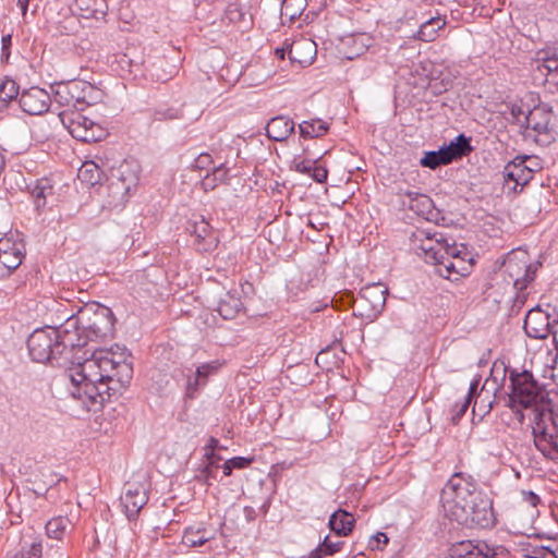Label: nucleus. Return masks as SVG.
<instances>
[{"label":"nucleus","mask_w":558,"mask_h":558,"mask_svg":"<svg viewBox=\"0 0 558 558\" xmlns=\"http://www.w3.org/2000/svg\"><path fill=\"white\" fill-rule=\"evenodd\" d=\"M69 373V391L88 410H97L109 401L133 377V357L126 348L95 349L90 357L75 362Z\"/></svg>","instance_id":"f257e3e1"},{"label":"nucleus","mask_w":558,"mask_h":558,"mask_svg":"<svg viewBox=\"0 0 558 558\" xmlns=\"http://www.w3.org/2000/svg\"><path fill=\"white\" fill-rule=\"evenodd\" d=\"M510 383L508 407L524 409L535 407L532 435L535 447L544 457L558 461V413L553 409L538 407L546 398V391L530 371L506 369Z\"/></svg>","instance_id":"f03ea898"},{"label":"nucleus","mask_w":558,"mask_h":558,"mask_svg":"<svg viewBox=\"0 0 558 558\" xmlns=\"http://www.w3.org/2000/svg\"><path fill=\"white\" fill-rule=\"evenodd\" d=\"M445 494L450 496L445 505L450 521L466 527H490L495 523L493 502L477 489L471 475L454 473L446 484Z\"/></svg>","instance_id":"7ed1b4c3"},{"label":"nucleus","mask_w":558,"mask_h":558,"mask_svg":"<svg viewBox=\"0 0 558 558\" xmlns=\"http://www.w3.org/2000/svg\"><path fill=\"white\" fill-rule=\"evenodd\" d=\"M60 318H64L69 332L73 333L74 347L84 356V348L89 341L105 340L113 336L114 316L112 311L99 303H90L80 306L74 311L73 306L64 310L58 308Z\"/></svg>","instance_id":"20e7f679"},{"label":"nucleus","mask_w":558,"mask_h":558,"mask_svg":"<svg viewBox=\"0 0 558 558\" xmlns=\"http://www.w3.org/2000/svg\"><path fill=\"white\" fill-rule=\"evenodd\" d=\"M73 333L69 332L65 322L59 327H44L34 330L27 339V348L33 361L68 366L82 360L74 347Z\"/></svg>","instance_id":"39448f33"},{"label":"nucleus","mask_w":558,"mask_h":558,"mask_svg":"<svg viewBox=\"0 0 558 558\" xmlns=\"http://www.w3.org/2000/svg\"><path fill=\"white\" fill-rule=\"evenodd\" d=\"M100 88L84 80H71L54 85L53 99L68 111H83L86 107L101 101Z\"/></svg>","instance_id":"423d86ee"},{"label":"nucleus","mask_w":558,"mask_h":558,"mask_svg":"<svg viewBox=\"0 0 558 558\" xmlns=\"http://www.w3.org/2000/svg\"><path fill=\"white\" fill-rule=\"evenodd\" d=\"M541 169L537 158L527 155L515 156L504 167V192L508 196L518 195Z\"/></svg>","instance_id":"0eeeda50"},{"label":"nucleus","mask_w":558,"mask_h":558,"mask_svg":"<svg viewBox=\"0 0 558 558\" xmlns=\"http://www.w3.org/2000/svg\"><path fill=\"white\" fill-rule=\"evenodd\" d=\"M388 293V287L383 282L364 286L352 300L354 315L374 322L383 313Z\"/></svg>","instance_id":"6e6552de"},{"label":"nucleus","mask_w":558,"mask_h":558,"mask_svg":"<svg viewBox=\"0 0 558 558\" xmlns=\"http://www.w3.org/2000/svg\"><path fill=\"white\" fill-rule=\"evenodd\" d=\"M541 263L532 264L525 251L514 250L509 252L502 262V271L513 283L518 292L524 291L534 281Z\"/></svg>","instance_id":"1a4fd4ad"},{"label":"nucleus","mask_w":558,"mask_h":558,"mask_svg":"<svg viewBox=\"0 0 558 558\" xmlns=\"http://www.w3.org/2000/svg\"><path fill=\"white\" fill-rule=\"evenodd\" d=\"M412 250L426 263L441 264L448 255L456 254V246L448 245L442 239H437L423 229H417L410 236Z\"/></svg>","instance_id":"9d476101"},{"label":"nucleus","mask_w":558,"mask_h":558,"mask_svg":"<svg viewBox=\"0 0 558 558\" xmlns=\"http://www.w3.org/2000/svg\"><path fill=\"white\" fill-rule=\"evenodd\" d=\"M58 116L64 128L77 141L93 143L106 136V131L81 111L62 110Z\"/></svg>","instance_id":"9b49d317"},{"label":"nucleus","mask_w":558,"mask_h":558,"mask_svg":"<svg viewBox=\"0 0 558 558\" xmlns=\"http://www.w3.org/2000/svg\"><path fill=\"white\" fill-rule=\"evenodd\" d=\"M551 107L541 102L529 111L525 117L526 136L533 137L541 146L549 145L554 140V131L550 126Z\"/></svg>","instance_id":"f8f14e48"},{"label":"nucleus","mask_w":558,"mask_h":558,"mask_svg":"<svg viewBox=\"0 0 558 558\" xmlns=\"http://www.w3.org/2000/svg\"><path fill=\"white\" fill-rule=\"evenodd\" d=\"M450 558H509L510 551L504 546H492L485 541H461L450 546Z\"/></svg>","instance_id":"ddd939ff"},{"label":"nucleus","mask_w":558,"mask_h":558,"mask_svg":"<svg viewBox=\"0 0 558 558\" xmlns=\"http://www.w3.org/2000/svg\"><path fill=\"white\" fill-rule=\"evenodd\" d=\"M185 232L193 238L192 245L199 253H211L218 246V235L202 215H193L186 221Z\"/></svg>","instance_id":"4468645a"},{"label":"nucleus","mask_w":558,"mask_h":558,"mask_svg":"<svg viewBox=\"0 0 558 558\" xmlns=\"http://www.w3.org/2000/svg\"><path fill=\"white\" fill-rule=\"evenodd\" d=\"M556 315V308L549 304L547 310H543L539 305L531 308L526 313L523 324L526 336L532 339H546L553 332Z\"/></svg>","instance_id":"2eb2a0df"},{"label":"nucleus","mask_w":558,"mask_h":558,"mask_svg":"<svg viewBox=\"0 0 558 558\" xmlns=\"http://www.w3.org/2000/svg\"><path fill=\"white\" fill-rule=\"evenodd\" d=\"M26 247L22 234L10 232L0 239V266L5 270L2 276L10 275L20 267L25 258Z\"/></svg>","instance_id":"dca6fc26"},{"label":"nucleus","mask_w":558,"mask_h":558,"mask_svg":"<svg viewBox=\"0 0 558 558\" xmlns=\"http://www.w3.org/2000/svg\"><path fill=\"white\" fill-rule=\"evenodd\" d=\"M148 499V492L144 484L128 482L124 485V493L120 497V504L126 518L132 521L137 519Z\"/></svg>","instance_id":"f3484780"},{"label":"nucleus","mask_w":558,"mask_h":558,"mask_svg":"<svg viewBox=\"0 0 558 558\" xmlns=\"http://www.w3.org/2000/svg\"><path fill=\"white\" fill-rule=\"evenodd\" d=\"M19 105L25 113L29 116H40L49 110L51 96L44 88L33 86L21 93Z\"/></svg>","instance_id":"a211bd4d"},{"label":"nucleus","mask_w":558,"mask_h":558,"mask_svg":"<svg viewBox=\"0 0 558 558\" xmlns=\"http://www.w3.org/2000/svg\"><path fill=\"white\" fill-rule=\"evenodd\" d=\"M137 168V165L126 160L118 167L110 183V187L114 193H120L124 196L129 195L136 187L140 180Z\"/></svg>","instance_id":"6ab92c4d"},{"label":"nucleus","mask_w":558,"mask_h":558,"mask_svg":"<svg viewBox=\"0 0 558 558\" xmlns=\"http://www.w3.org/2000/svg\"><path fill=\"white\" fill-rule=\"evenodd\" d=\"M221 448L219 440L215 437H209L206 446L204 447V458L206 462L198 469L199 474L195 475V480L207 486L211 485V480L217 478L216 469L219 468L218 461L222 460L221 456L217 454L215 450Z\"/></svg>","instance_id":"aec40b11"},{"label":"nucleus","mask_w":558,"mask_h":558,"mask_svg":"<svg viewBox=\"0 0 558 558\" xmlns=\"http://www.w3.org/2000/svg\"><path fill=\"white\" fill-rule=\"evenodd\" d=\"M36 211L39 214L46 208L49 198L54 196L56 181L50 177L36 179L27 185Z\"/></svg>","instance_id":"412c9836"},{"label":"nucleus","mask_w":558,"mask_h":558,"mask_svg":"<svg viewBox=\"0 0 558 558\" xmlns=\"http://www.w3.org/2000/svg\"><path fill=\"white\" fill-rule=\"evenodd\" d=\"M447 23V16L438 11L435 14L432 12L423 13L416 38L425 43L434 41L439 36L440 31L445 29Z\"/></svg>","instance_id":"4be33fe9"},{"label":"nucleus","mask_w":558,"mask_h":558,"mask_svg":"<svg viewBox=\"0 0 558 558\" xmlns=\"http://www.w3.org/2000/svg\"><path fill=\"white\" fill-rule=\"evenodd\" d=\"M534 72V80L541 78L543 82L551 77L553 83L558 77V50L556 49L551 54L548 51H538L537 58L532 62Z\"/></svg>","instance_id":"5701e85b"},{"label":"nucleus","mask_w":558,"mask_h":558,"mask_svg":"<svg viewBox=\"0 0 558 558\" xmlns=\"http://www.w3.org/2000/svg\"><path fill=\"white\" fill-rule=\"evenodd\" d=\"M215 537L216 531L214 529H209L204 522H198L184 529L182 544L187 547H198Z\"/></svg>","instance_id":"b1692460"},{"label":"nucleus","mask_w":558,"mask_h":558,"mask_svg":"<svg viewBox=\"0 0 558 558\" xmlns=\"http://www.w3.org/2000/svg\"><path fill=\"white\" fill-rule=\"evenodd\" d=\"M294 121L284 116L271 118L266 125V134L268 138L282 142L286 141L294 132Z\"/></svg>","instance_id":"393cba45"},{"label":"nucleus","mask_w":558,"mask_h":558,"mask_svg":"<svg viewBox=\"0 0 558 558\" xmlns=\"http://www.w3.org/2000/svg\"><path fill=\"white\" fill-rule=\"evenodd\" d=\"M404 196L408 198V207L417 216L430 220L434 214V202L426 195L414 191H407Z\"/></svg>","instance_id":"a878e982"},{"label":"nucleus","mask_w":558,"mask_h":558,"mask_svg":"<svg viewBox=\"0 0 558 558\" xmlns=\"http://www.w3.org/2000/svg\"><path fill=\"white\" fill-rule=\"evenodd\" d=\"M328 526L338 536H349L355 526V519L347 510L338 509L330 515Z\"/></svg>","instance_id":"bb28decb"},{"label":"nucleus","mask_w":558,"mask_h":558,"mask_svg":"<svg viewBox=\"0 0 558 558\" xmlns=\"http://www.w3.org/2000/svg\"><path fill=\"white\" fill-rule=\"evenodd\" d=\"M244 308L239 296L227 292L218 302L217 312L223 319H234Z\"/></svg>","instance_id":"cd10ccee"},{"label":"nucleus","mask_w":558,"mask_h":558,"mask_svg":"<svg viewBox=\"0 0 558 558\" xmlns=\"http://www.w3.org/2000/svg\"><path fill=\"white\" fill-rule=\"evenodd\" d=\"M76 7L85 19H104L108 12L107 0H75Z\"/></svg>","instance_id":"c85d7f7f"},{"label":"nucleus","mask_w":558,"mask_h":558,"mask_svg":"<svg viewBox=\"0 0 558 558\" xmlns=\"http://www.w3.org/2000/svg\"><path fill=\"white\" fill-rule=\"evenodd\" d=\"M444 147L451 162L469 156L473 150L471 137L465 136L463 133L459 134L449 145H445Z\"/></svg>","instance_id":"c756f323"},{"label":"nucleus","mask_w":558,"mask_h":558,"mask_svg":"<svg viewBox=\"0 0 558 558\" xmlns=\"http://www.w3.org/2000/svg\"><path fill=\"white\" fill-rule=\"evenodd\" d=\"M329 123L322 119H312L299 124L300 135L303 138H316L324 136L329 131Z\"/></svg>","instance_id":"7c9ffc66"},{"label":"nucleus","mask_w":558,"mask_h":558,"mask_svg":"<svg viewBox=\"0 0 558 558\" xmlns=\"http://www.w3.org/2000/svg\"><path fill=\"white\" fill-rule=\"evenodd\" d=\"M307 7V0H282L280 16L282 23L295 22Z\"/></svg>","instance_id":"2f4dec72"},{"label":"nucleus","mask_w":558,"mask_h":558,"mask_svg":"<svg viewBox=\"0 0 558 558\" xmlns=\"http://www.w3.org/2000/svg\"><path fill=\"white\" fill-rule=\"evenodd\" d=\"M19 95L20 86L13 78L5 76L0 80V112L5 110Z\"/></svg>","instance_id":"473e14b6"},{"label":"nucleus","mask_w":558,"mask_h":558,"mask_svg":"<svg viewBox=\"0 0 558 558\" xmlns=\"http://www.w3.org/2000/svg\"><path fill=\"white\" fill-rule=\"evenodd\" d=\"M420 163L424 168L435 170L440 166L451 163V160L447 154V150L442 146L438 150L426 151L421 158Z\"/></svg>","instance_id":"72a5a7b5"},{"label":"nucleus","mask_w":558,"mask_h":558,"mask_svg":"<svg viewBox=\"0 0 558 558\" xmlns=\"http://www.w3.org/2000/svg\"><path fill=\"white\" fill-rule=\"evenodd\" d=\"M77 177L83 183L94 186L100 183L102 171L96 162L85 161L78 169Z\"/></svg>","instance_id":"f704fd0d"},{"label":"nucleus","mask_w":558,"mask_h":558,"mask_svg":"<svg viewBox=\"0 0 558 558\" xmlns=\"http://www.w3.org/2000/svg\"><path fill=\"white\" fill-rule=\"evenodd\" d=\"M72 523L68 517L59 515L49 520L46 524L47 536L54 539H62Z\"/></svg>","instance_id":"c9c22d12"},{"label":"nucleus","mask_w":558,"mask_h":558,"mask_svg":"<svg viewBox=\"0 0 558 558\" xmlns=\"http://www.w3.org/2000/svg\"><path fill=\"white\" fill-rule=\"evenodd\" d=\"M223 364L225 362L219 360L203 363L202 365L197 366L195 374L206 385L208 378L213 375H216L219 372V369L223 366Z\"/></svg>","instance_id":"e433bc0d"},{"label":"nucleus","mask_w":558,"mask_h":558,"mask_svg":"<svg viewBox=\"0 0 558 558\" xmlns=\"http://www.w3.org/2000/svg\"><path fill=\"white\" fill-rule=\"evenodd\" d=\"M43 556V543L41 539L32 542L27 549L25 546L14 555L13 558H41Z\"/></svg>","instance_id":"4c0bfd02"},{"label":"nucleus","mask_w":558,"mask_h":558,"mask_svg":"<svg viewBox=\"0 0 558 558\" xmlns=\"http://www.w3.org/2000/svg\"><path fill=\"white\" fill-rule=\"evenodd\" d=\"M493 403L494 400H487L486 402V400L483 398L481 400L476 398L472 407L473 420L477 415L478 420L482 421L487 414L490 413L493 409Z\"/></svg>","instance_id":"58836bf2"},{"label":"nucleus","mask_w":558,"mask_h":558,"mask_svg":"<svg viewBox=\"0 0 558 558\" xmlns=\"http://www.w3.org/2000/svg\"><path fill=\"white\" fill-rule=\"evenodd\" d=\"M205 386L206 385L196 374L194 376H190L185 385V397L189 399H194L198 391L201 390V388Z\"/></svg>","instance_id":"ea45409f"},{"label":"nucleus","mask_w":558,"mask_h":558,"mask_svg":"<svg viewBox=\"0 0 558 558\" xmlns=\"http://www.w3.org/2000/svg\"><path fill=\"white\" fill-rule=\"evenodd\" d=\"M471 404L470 400L464 399L461 402H457L451 410V421L452 423L457 424L465 414L466 410L469 409Z\"/></svg>","instance_id":"a19ab883"},{"label":"nucleus","mask_w":558,"mask_h":558,"mask_svg":"<svg viewBox=\"0 0 558 558\" xmlns=\"http://www.w3.org/2000/svg\"><path fill=\"white\" fill-rule=\"evenodd\" d=\"M226 19H228L232 23H238L243 20L244 13L241 8L236 3H231L227 7L225 11Z\"/></svg>","instance_id":"79ce46f5"},{"label":"nucleus","mask_w":558,"mask_h":558,"mask_svg":"<svg viewBox=\"0 0 558 558\" xmlns=\"http://www.w3.org/2000/svg\"><path fill=\"white\" fill-rule=\"evenodd\" d=\"M344 542H331L329 536H326L324 541L319 544L322 549L324 550L326 556H332L336 553L340 551Z\"/></svg>","instance_id":"37998d69"},{"label":"nucleus","mask_w":558,"mask_h":558,"mask_svg":"<svg viewBox=\"0 0 558 558\" xmlns=\"http://www.w3.org/2000/svg\"><path fill=\"white\" fill-rule=\"evenodd\" d=\"M458 255H459V252L456 248V254L454 255H448V259L445 258V263L435 264L436 266H440V267L444 266V268H445L446 274H444L441 268L438 269V272H439L440 276L448 278L451 274L458 272L453 262L451 260V257H457Z\"/></svg>","instance_id":"c03bdc74"},{"label":"nucleus","mask_w":558,"mask_h":558,"mask_svg":"<svg viewBox=\"0 0 558 558\" xmlns=\"http://www.w3.org/2000/svg\"><path fill=\"white\" fill-rule=\"evenodd\" d=\"M312 179H314L317 183H325L328 178V170L326 167L318 165L317 161L312 168V173L310 174Z\"/></svg>","instance_id":"a18cd8bd"},{"label":"nucleus","mask_w":558,"mask_h":558,"mask_svg":"<svg viewBox=\"0 0 558 558\" xmlns=\"http://www.w3.org/2000/svg\"><path fill=\"white\" fill-rule=\"evenodd\" d=\"M229 463L231 464V468L233 470H244L248 468L253 462V457H233L231 459H228Z\"/></svg>","instance_id":"49530a36"},{"label":"nucleus","mask_w":558,"mask_h":558,"mask_svg":"<svg viewBox=\"0 0 558 558\" xmlns=\"http://www.w3.org/2000/svg\"><path fill=\"white\" fill-rule=\"evenodd\" d=\"M213 163H214V159H213L211 155L208 153H202L195 158V160L193 162V167L195 169L203 170V169H207Z\"/></svg>","instance_id":"de8ad7c7"},{"label":"nucleus","mask_w":558,"mask_h":558,"mask_svg":"<svg viewBox=\"0 0 558 558\" xmlns=\"http://www.w3.org/2000/svg\"><path fill=\"white\" fill-rule=\"evenodd\" d=\"M389 538L386 533L378 532L376 535L369 537L368 548L372 550L380 549V544L387 545Z\"/></svg>","instance_id":"09e8293b"},{"label":"nucleus","mask_w":558,"mask_h":558,"mask_svg":"<svg viewBox=\"0 0 558 558\" xmlns=\"http://www.w3.org/2000/svg\"><path fill=\"white\" fill-rule=\"evenodd\" d=\"M229 171L230 169L225 163H220L219 166L213 169L211 174L214 175L216 181H218L221 184L228 181Z\"/></svg>","instance_id":"8fccbe9b"},{"label":"nucleus","mask_w":558,"mask_h":558,"mask_svg":"<svg viewBox=\"0 0 558 558\" xmlns=\"http://www.w3.org/2000/svg\"><path fill=\"white\" fill-rule=\"evenodd\" d=\"M480 381H481V376L476 375L473 378V380L471 381L468 395H466V397L464 399L470 400L472 402L474 397H476V398H481L482 397L484 388H482L481 392H477ZM483 387H485V385Z\"/></svg>","instance_id":"3c124183"},{"label":"nucleus","mask_w":558,"mask_h":558,"mask_svg":"<svg viewBox=\"0 0 558 558\" xmlns=\"http://www.w3.org/2000/svg\"><path fill=\"white\" fill-rule=\"evenodd\" d=\"M316 160L312 159H303L301 161H294V168L298 172L310 175L312 173V168L315 165Z\"/></svg>","instance_id":"603ef678"},{"label":"nucleus","mask_w":558,"mask_h":558,"mask_svg":"<svg viewBox=\"0 0 558 558\" xmlns=\"http://www.w3.org/2000/svg\"><path fill=\"white\" fill-rule=\"evenodd\" d=\"M1 60L2 61H8L9 58H10V54H11V46H12V35L11 34H7L4 36H2V39H1Z\"/></svg>","instance_id":"864d4df0"},{"label":"nucleus","mask_w":558,"mask_h":558,"mask_svg":"<svg viewBox=\"0 0 558 558\" xmlns=\"http://www.w3.org/2000/svg\"><path fill=\"white\" fill-rule=\"evenodd\" d=\"M533 558H558V549L551 550L548 547L534 548L532 551Z\"/></svg>","instance_id":"5fc2aeb1"},{"label":"nucleus","mask_w":558,"mask_h":558,"mask_svg":"<svg viewBox=\"0 0 558 558\" xmlns=\"http://www.w3.org/2000/svg\"><path fill=\"white\" fill-rule=\"evenodd\" d=\"M219 184L220 183L218 181H216V179L214 178V175L211 173H207L204 177V179L202 180V187L205 191H211Z\"/></svg>","instance_id":"6e6d98bb"},{"label":"nucleus","mask_w":558,"mask_h":558,"mask_svg":"<svg viewBox=\"0 0 558 558\" xmlns=\"http://www.w3.org/2000/svg\"><path fill=\"white\" fill-rule=\"evenodd\" d=\"M179 118V113H178V110L175 109H167L165 111H156V119L158 120H173V119H178Z\"/></svg>","instance_id":"4d7b16f0"},{"label":"nucleus","mask_w":558,"mask_h":558,"mask_svg":"<svg viewBox=\"0 0 558 558\" xmlns=\"http://www.w3.org/2000/svg\"><path fill=\"white\" fill-rule=\"evenodd\" d=\"M522 497H523V500L525 502H527L529 505H531L532 507H536L541 501L539 497L533 492L523 490Z\"/></svg>","instance_id":"13d9d810"},{"label":"nucleus","mask_w":558,"mask_h":558,"mask_svg":"<svg viewBox=\"0 0 558 558\" xmlns=\"http://www.w3.org/2000/svg\"><path fill=\"white\" fill-rule=\"evenodd\" d=\"M243 511H244V517H245L247 522H253V521L256 520L257 513H256V510L253 507L245 506Z\"/></svg>","instance_id":"bf43d9fd"},{"label":"nucleus","mask_w":558,"mask_h":558,"mask_svg":"<svg viewBox=\"0 0 558 558\" xmlns=\"http://www.w3.org/2000/svg\"><path fill=\"white\" fill-rule=\"evenodd\" d=\"M300 45H301V43H298V44H293L292 46L289 47L288 54H289V59L291 61H298L296 52L300 48ZM299 62H301V60H299Z\"/></svg>","instance_id":"052dcab7"},{"label":"nucleus","mask_w":558,"mask_h":558,"mask_svg":"<svg viewBox=\"0 0 558 558\" xmlns=\"http://www.w3.org/2000/svg\"><path fill=\"white\" fill-rule=\"evenodd\" d=\"M553 339L555 343V348L558 350V313L556 317L554 318V327H553Z\"/></svg>","instance_id":"680f3d73"},{"label":"nucleus","mask_w":558,"mask_h":558,"mask_svg":"<svg viewBox=\"0 0 558 558\" xmlns=\"http://www.w3.org/2000/svg\"><path fill=\"white\" fill-rule=\"evenodd\" d=\"M219 468H221L222 473H223L225 476H231L232 475L233 468H231V464L229 463L228 460H226L222 465H219Z\"/></svg>","instance_id":"e2e57ef3"},{"label":"nucleus","mask_w":558,"mask_h":558,"mask_svg":"<svg viewBox=\"0 0 558 558\" xmlns=\"http://www.w3.org/2000/svg\"><path fill=\"white\" fill-rule=\"evenodd\" d=\"M29 1L31 0H17V7L21 9L23 17L26 16Z\"/></svg>","instance_id":"0e129e2a"},{"label":"nucleus","mask_w":558,"mask_h":558,"mask_svg":"<svg viewBox=\"0 0 558 558\" xmlns=\"http://www.w3.org/2000/svg\"><path fill=\"white\" fill-rule=\"evenodd\" d=\"M325 555L322 546H317L314 550L311 551L307 558H323Z\"/></svg>","instance_id":"69168bd1"},{"label":"nucleus","mask_w":558,"mask_h":558,"mask_svg":"<svg viewBox=\"0 0 558 558\" xmlns=\"http://www.w3.org/2000/svg\"><path fill=\"white\" fill-rule=\"evenodd\" d=\"M286 52H287V49H286L284 47H282V48H276V50H275V56H276L278 59L283 60V59H284V56H286Z\"/></svg>","instance_id":"338daca9"},{"label":"nucleus","mask_w":558,"mask_h":558,"mask_svg":"<svg viewBox=\"0 0 558 558\" xmlns=\"http://www.w3.org/2000/svg\"><path fill=\"white\" fill-rule=\"evenodd\" d=\"M269 506V500L263 504V506L260 507V511L263 512V514H266L268 512Z\"/></svg>","instance_id":"774afa93"}]
</instances>
